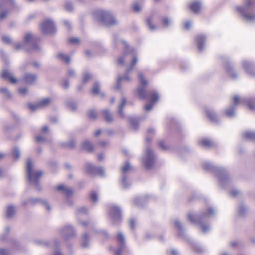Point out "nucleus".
<instances>
[{"instance_id":"f257e3e1","label":"nucleus","mask_w":255,"mask_h":255,"mask_svg":"<svg viewBox=\"0 0 255 255\" xmlns=\"http://www.w3.org/2000/svg\"><path fill=\"white\" fill-rule=\"evenodd\" d=\"M216 213L215 209L210 207L200 214L196 213H189L188 214V218L192 223L199 225L202 231L204 233H206L210 230V226L205 222V221L208 218L214 217L216 215Z\"/></svg>"},{"instance_id":"f03ea898","label":"nucleus","mask_w":255,"mask_h":255,"mask_svg":"<svg viewBox=\"0 0 255 255\" xmlns=\"http://www.w3.org/2000/svg\"><path fill=\"white\" fill-rule=\"evenodd\" d=\"M43 175V172L34 168L33 162L28 158L26 162V176L27 181L33 186L36 190L41 191L42 188L39 183V180Z\"/></svg>"},{"instance_id":"7ed1b4c3","label":"nucleus","mask_w":255,"mask_h":255,"mask_svg":"<svg viewBox=\"0 0 255 255\" xmlns=\"http://www.w3.org/2000/svg\"><path fill=\"white\" fill-rule=\"evenodd\" d=\"M132 52H133V49L127 48L126 50L125 51L124 53H123V55L118 59V63L121 65H124L125 58L126 57V56L129 53L130 54H131V57L132 58V60L130 64L127 69L125 75L123 77L121 76H118L117 77V83L115 87V88L117 90L120 89V82L122 81H125L126 82H128L129 81V77L128 76V74L132 70L133 66L135 65L136 63H137V58L135 56H134V54L133 53H132Z\"/></svg>"},{"instance_id":"20e7f679","label":"nucleus","mask_w":255,"mask_h":255,"mask_svg":"<svg viewBox=\"0 0 255 255\" xmlns=\"http://www.w3.org/2000/svg\"><path fill=\"white\" fill-rule=\"evenodd\" d=\"M93 14L96 20L106 27H111L119 24L115 15L108 10H96L94 11Z\"/></svg>"},{"instance_id":"39448f33","label":"nucleus","mask_w":255,"mask_h":255,"mask_svg":"<svg viewBox=\"0 0 255 255\" xmlns=\"http://www.w3.org/2000/svg\"><path fill=\"white\" fill-rule=\"evenodd\" d=\"M203 167L205 170L211 171L215 174L221 185L225 186L230 183L231 178L226 169L214 165L208 162L204 163Z\"/></svg>"},{"instance_id":"423d86ee","label":"nucleus","mask_w":255,"mask_h":255,"mask_svg":"<svg viewBox=\"0 0 255 255\" xmlns=\"http://www.w3.org/2000/svg\"><path fill=\"white\" fill-rule=\"evenodd\" d=\"M137 93L138 97L141 99H144L149 96L150 101L151 103L145 105L144 110L147 112L150 111L154 105L158 101L159 98V94L156 91L146 92L144 87H138L137 88Z\"/></svg>"},{"instance_id":"0eeeda50","label":"nucleus","mask_w":255,"mask_h":255,"mask_svg":"<svg viewBox=\"0 0 255 255\" xmlns=\"http://www.w3.org/2000/svg\"><path fill=\"white\" fill-rule=\"evenodd\" d=\"M239 102L247 104L249 108L251 110H253L255 108V103L252 99L250 98L240 99L239 96H236L234 98L233 105L225 110V114L228 117L233 118L235 116L236 107Z\"/></svg>"},{"instance_id":"6e6552de","label":"nucleus","mask_w":255,"mask_h":255,"mask_svg":"<svg viewBox=\"0 0 255 255\" xmlns=\"http://www.w3.org/2000/svg\"><path fill=\"white\" fill-rule=\"evenodd\" d=\"M236 9L241 14L246 22L252 23L255 21V14L253 12L252 4L250 0L243 6H237Z\"/></svg>"},{"instance_id":"1a4fd4ad","label":"nucleus","mask_w":255,"mask_h":255,"mask_svg":"<svg viewBox=\"0 0 255 255\" xmlns=\"http://www.w3.org/2000/svg\"><path fill=\"white\" fill-rule=\"evenodd\" d=\"M156 155L153 150L147 147L141 158V162L147 169H151L154 164Z\"/></svg>"},{"instance_id":"9d476101","label":"nucleus","mask_w":255,"mask_h":255,"mask_svg":"<svg viewBox=\"0 0 255 255\" xmlns=\"http://www.w3.org/2000/svg\"><path fill=\"white\" fill-rule=\"evenodd\" d=\"M14 6V0H0V21L6 18L8 10L13 8Z\"/></svg>"},{"instance_id":"9b49d317","label":"nucleus","mask_w":255,"mask_h":255,"mask_svg":"<svg viewBox=\"0 0 255 255\" xmlns=\"http://www.w3.org/2000/svg\"><path fill=\"white\" fill-rule=\"evenodd\" d=\"M60 235L68 239L76 236V232L74 228L71 225H66L59 229Z\"/></svg>"},{"instance_id":"f8f14e48","label":"nucleus","mask_w":255,"mask_h":255,"mask_svg":"<svg viewBox=\"0 0 255 255\" xmlns=\"http://www.w3.org/2000/svg\"><path fill=\"white\" fill-rule=\"evenodd\" d=\"M85 170L88 173L92 175H98L102 177L105 176V171L103 167H96L90 163L88 162L86 164Z\"/></svg>"},{"instance_id":"ddd939ff","label":"nucleus","mask_w":255,"mask_h":255,"mask_svg":"<svg viewBox=\"0 0 255 255\" xmlns=\"http://www.w3.org/2000/svg\"><path fill=\"white\" fill-rule=\"evenodd\" d=\"M42 31L47 34H51L55 32L56 28L53 21L51 19H46L42 22L40 25Z\"/></svg>"},{"instance_id":"4468645a","label":"nucleus","mask_w":255,"mask_h":255,"mask_svg":"<svg viewBox=\"0 0 255 255\" xmlns=\"http://www.w3.org/2000/svg\"><path fill=\"white\" fill-rule=\"evenodd\" d=\"M109 215L114 223L119 222L122 217L121 208L117 205L111 206L109 210Z\"/></svg>"},{"instance_id":"2eb2a0df","label":"nucleus","mask_w":255,"mask_h":255,"mask_svg":"<svg viewBox=\"0 0 255 255\" xmlns=\"http://www.w3.org/2000/svg\"><path fill=\"white\" fill-rule=\"evenodd\" d=\"M117 240L119 244V248L115 251V255H121L126 246V238L124 235L121 232L118 233Z\"/></svg>"},{"instance_id":"dca6fc26","label":"nucleus","mask_w":255,"mask_h":255,"mask_svg":"<svg viewBox=\"0 0 255 255\" xmlns=\"http://www.w3.org/2000/svg\"><path fill=\"white\" fill-rule=\"evenodd\" d=\"M202 6V5L200 1L198 0H192L189 2L188 7L191 12L198 14L201 12Z\"/></svg>"},{"instance_id":"f3484780","label":"nucleus","mask_w":255,"mask_h":255,"mask_svg":"<svg viewBox=\"0 0 255 255\" xmlns=\"http://www.w3.org/2000/svg\"><path fill=\"white\" fill-rule=\"evenodd\" d=\"M37 80V75L36 74L29 72L25 73L22 76V80L26 84L31 85L36 82Z\"/></svg>"},{"instance_id":"a211bd4d","label":"nucleus","mask_w":255,"mask_h":255,"mask_svg":"<svg viewBox=\"0 0 255 255\" xmlns=\"http://www.w3.org/2000/svg\"><path fill=\"white\" fill-rule=\"evenodd\" d=\"M223 58H224L225 62L226 70L230 77L233 79H236L238 77V75L236 72L234 71L231 63L229 61L228 58L226 57H223Z\"/></svg>"},{"instance_id":"6ab92c4d","label":"nucleus","mask_w":255,"mask_h":255,"mask_svg":"<svg viewBox=\"0 0 255 255\" xmlns=\"http://www.w3.org/2000/svg\"><path fill=\"white\" fill-rule=\"evenodd\" d=\"M243 66L246 72L252 76H255V65L248 60L243 61Z\"/></svg>"},{"instance_id":"aec40b11","label":"nucleus","mask_w":255,"mask_h":255,"mask_svg":"<svg viewBox=\"0 0 255 255\" xmlns=\"http://www.w3.org/2000/svg\"><path fill=\"white\" fill-rule=\"evenodd\" d=\"M205 112L207 117L211 122L215 124L219 122V119L216 112L214 110L210 108H206Z\"/></svg>"},{"instance_id":"412c9836","label":"nucleus","mask_w":255,"mask_h":255,"mask_svg":"<svg viewBox=\"0 0 255 255\" xmlns=\"http://www.w3.org/2000/svg\"><path fill=\"white\" fill-rule=\"evenodd\" d=\"M40 199L41 198L38 197H29L27 199L22 200L21 204L23 206H33L37 204H39Z\"/></svg>"},{"instance_id":"4be33fe9","label":"nucleus","mask_w":255,"mask_h":255,"mask_svg":"<svg viewBox=\"0 0 255 255\" xmlns=\"http://www.w3.org/2000/svg\"><path fill=\"white\" fill-rule=\"evenodd\" d=\"M1 78L9 80L10 82L12 84H15L17 82V79L14 77L12 74L7 70H3L2 71Z\"/></svg>"},{"instance_id":"5701e85b","label":"nucleus","mask_w":255,"mask_h":255,"mask_svg":"<svg viewBox=\"0 0 255 255\" xmlns=\"http://www.w3.org/2000/svg\"><path fill=\"white\" fill-rule=\"evenodd\" d=\"M196 41L199 50L202 51L204 49V44L206 42V37L203 34L198 35L196 37Z\"/></svg>"},{"instance_id":"b1692460","label":"nucleus","mask_w":255,"mask_h":255,"mask_svg":"<svg viewBox=\"0 0 255 255\" xmlns=\"http://www.w3.org/2000/svg\"><path fill=\"white\" fill-rule=\"evenodd\" d=\"M120 185L122 188L126 189L131 185V182L128 179L127 174H122L120 180Z\"/></svg>"},{"instance_id":"393cba45","label":"nucleus","mask_w":255,"mask_h":255,"mask_svg":"<svg viewBox=\"0 0 255 255\" xmlns=\"http://www.w3.org/2000/svg\"><path fill=\"white\" fill-rule=\"evenodd\" d=\"M36 39V38L35 36L30 32H26L23 36V43L26 46H29L30 43L34 42Z\"/></svg>"},{"instance_id":"a878e982","label":"nucleus","mask_w":255,"mask_h":255,"mask_svg":"<svg viewBox=\"0 0 255 255\" xmlns=\"http://www.w3.org/2000/svg\"><path fill=\"white\" fill-rule=\"evenodd\" d=\"M126 99L124 97H122L119 103V105L118 109V114L119 116L122 118H125V113L123 111V109L126 104Z\"/></svg>"},{"instance_id":"bb28decb","label":"nucleus","mask_w":255,"mask_h":255,"mask_svg":"<svg viewBox=\"0 0 255 255\" xmlns=\"http://www.w3.org/2000/svg\"><path fill=\"white\" fill-rule=\"evenodd\" d=\"M199 144L200 146L207 148H210L215 146L214 142L207 138H203L201 139L199 141Z\"/></svg>"},{"instance_id":"cd10ccee","label":"nucleus","mask_w":255,"mask_h":255,"mask_svg":"<svg viewBox=\"0 0 255 255\" xmlns=\"http://www.w3.org/2000/svg\"><path fill=\"white\" fill-rule=\"evenodd\" d=\"M102 113L106 123H111L114 121V118L108 109L103 110Z\"/></svg>"},{"instance_id":"c85d7f7f","label":"nucleus","mask_w":255,"mask_h":255,"mask_svg":"<svg viewBox=\"0 0 255 255\" xmlns=\"http://www.w3.org/2000/svg\"><path fill=\"white\" fill-rule=\"evenodd\" d=\"M16 211L15 206L12 205H9L7 206L6 211V217L8 219H11L14 217Z\"/></svg>"},{"instance_id":"c756f323","label":"nucleus","mask_w":255,"mask_h":255,"mask_svg":"<svg viewBox=\"0 0 255 255\" xmlns=\"http://www.w3.org/2000/svg\"><path fill=\"white\" fill-rule=\"evenodd\" d=\"M88 214V211L85 207H79L76 212L77 219L82 218L84 216H86Z\"/></svg>"},{"instance_id":"7c9ffc66","label":"nucleus","mask_w":255,"mask_h":255,"mask_svg":"<svg viewBox=\"0 0 255 255\" xmlns=\"http://www.w3.org/2000/svg\"><path fill=\"white\" fill-rule=\"evenodd\" d=\"M41 50V47L36 43L32 42L29 46L25 47V50L28 52H39Z\"/></svg>"},{"instance_id":"2f4dec72","label":"nucleus","mask_w":255,"mask_h":255,"mask_svg":"<svg viewBox=\"0 0 255 255\" xmlns=\"http://www.w3.org/2000/svg\"><path fill=\"white\" fill-rule=\"evenodd\" d=\"M174 225L175 227L178 229L179 236L184 237L185 236V232L184 227L181 222L179 220H175L174 222Z\"/></svg>"},{"instance_id":"473e14b6","label":"nucleus","mask_w":255,"mask_h":255,"mask_svg":"<svg viewBox=\"0 0 255 255\" xmlns=\"http://www.w3.org/2000/svg\"><path fill=\"white\" fill-rule=\"evenodd\" d=\"M248 211V208L243 202L240 203L238 206L237 212L241 216H244Z\"/></svg>"},{"instance_id":"72a5a7b5","label":"nucleus","mask_w":255,"mask_h":255,"mask_svg":"<svg viewBox=\"0 0 255 255\" xmlns=\"http://www.w3.org/2000/svg\"><path fill=\"white\" fill-rule=\"evenodd\" d=\"M51 102L50 98L42 99L38 102L39 109L45 108L48 106Z\"/></svg>"},{"instance_id":"f704fd0d","label":"nucleus","mask_w":255,"mask_h":255,"mask_svg":"<svg viewBox=\"0 0 255 255\" xmlns=\"http://www.w3.org/2000/svg\"><path fill=\"white\" fill-rule=\"evenodd\" d=\"M82 147L84 150L89 152H92L93 151V146L92 144L87 140H85L83 142L82 144Z\"/></svg>"},{"instance_id":"c9c22d12","label":"nucleus","mask_w":255,"mask_h":255,"mask_svg":"<svg viewBox=\"0 0 255 255\" xmlns=\"http://www.w3.org/2000/svg\"><path fill=\"white\" fill-rule=\"evenodd\" d=\"M89 246V236L87 233H84L82 238V247L83 248H88Z\"/></svg>"},{"instance_id":"e433bc0d","label":"nucleus","mask_w":255,"mask_h":255,"mask_svg":"<svg viewBox=\"0 0 255 255\" xmlns=\"http://www.w3.org/2000/svg\"><path fill=\"white\" fill-rule=\"evenodd\" d=\"M60 245V241L57 239H54L52 242V245L55 249V251L53 255H63L62 253L58 250V248Z\"/></svg>"},{"instance_id":"4c0bfd02","label":"nucleus","mask_w":255,"mask_h":255,"mask_svg":"<svg viewBox=\"0 0 255 255\" xmlns=\"http://www.w3.org/2000/svg\"><path fill=\"white\" fill-rule=\"evenodd\" d=\"M128 121L130 125L133 130H137L138 128V123L137 119L134 117H129Z\"/></svg>"},{"instance_id":"58836bf2","label":"nucleus","mask_w":255,"mask_h":255,"mask_svg":"<svg viewBox=\"0 0 255 255\" xmlns=\"http://www.w3.org/2000/svg\"><path fill=\"white\" fill-rule=\"evenodd\" d=\"M60 145L65 148L73 149L75 147V141L73 139H71L69 141L62 142Z\"/></svg>"},{"instance_id":"ea45409f","label":"nucleus","mask_w":255,"mask_h":255,"mask_svg":"<svg viewBox=\"0 0 255 255\" xmlns=\"http://www.w3.org/2000/svg\"><path fill=\"white\" fill-rule=\"evenodd\" d=\"M39 204H41L44 207L47 212H50L52 207L47 200L41 198Z\"/></svg>"},{"instance_id":"a19ab883","label":"nucleus","mask_w":255,"mask_h":255,"mask_svg":"<svg viewBox=\"0 0 255 255\" xmlns=\"http://www.w3.org/2000/svg\"><path fill=\"white\" fill-rule=\"evenodd\" d=\"M244 136L245 138L248 140L255 141V131H246L244 134Z\"/></svg>"},{"instance_id":"79ce46f5","label":"nucleus","mask_w":255,"mask_h":255,"mask_svg":"<svg viewBox=\"0 0 255 255\" xmlns=\"http://www.w3.org/2000/svg\"><path fill=\"white\" fill-rule=\"evenodd\" d=\"M12 156L14 159H18L20 157V151L19 148L17 146H14L11 151Z\"/></svg>"},{"instance_id":"37998d69","label":"nucleus","mask_w":255,"mask_h":255,"mask_svg":"<svg viewBox=\"0 0 255 255\" xmlns=\"http://www.w3.org/2000/svg\"><path fill=\"white\" fill-rule=\"evenodd\" d=\"M145 200V197H137L135 198L133 202L135 205L141 207L142 206V204L144 203Z\"/></svg>"},{"instance_id":"c03bdc74","label":"nucleus","mask_w":255,"mask_h":255,"mask_svg":"<svg viewBox=\"0 0 255 255\" xmlns=\"http://www.w3.org/2000/svg\"><path fill=\"white\" fill-rule=\"evenodd\" d=\"M34 242L35 244L41 246L43 247H49L51 245L49 241L43 240H37L35 241Z\"/></svg>"},{"instance_id":"a18cd8bd","label":"nucleus","mask_w":255,"mask_h":255,"mask_svg":"<svg viewBox=\"0 0 255 255\" xmlns=\"http://www.w3.org/2000/svg\"><path fill=\"white\" fill-rule=\"evenodd\" d=\"M58 57L61 60L64 61L65 63L67 64L69 63L70 62V57L68 55L64 54L63 53L61 52H59L58 53Z\"/></svg>"},{"instance_id":"49530a36","label":"nucleus","mask_w":255,"mask_h":255,"mask_svg":"<svg viewBox=\"0 0 255 255\" xmlns=\"http://www.w3.org/2000/svg\"><path fill=\"white\" fill-rule=\"evenodd\" d=\"M100 84L99 82H95L92 89V92L95 95H98L100 91Z\"/></svg>"},{"instance_id":"de8ad7c7","label":"nucleus","mask_w":255,"mask_h":255,"mask_svg":"<svg viewBox=\"0 0 255 255\" xmlns=\"http://www.w3.org/2000/svg\"><path fill=\"white\" fill-rule=\"evenodd\" d=\"M146 24L149 29L151 31H154L157 29V27L153 24V21L151 17H149L146 20Z\"/></svg>"},{"instance_id":"09e8293b","label":"nucleus","mask_w":255,"mask_h":255,"mask_svg":"<svg viewBox=\"0 0 255 255\" xmlns=\"http://www.w3.org/2000/svg\"><path fill=\"white\" fill-rule=\"evenodd\" d=\"M193 248L195 252L199 254H202L206 252V250L198 244H195L193 246Z\"/></svg>"},{"instance_id":"8fccbe9b","label":"nucleus","mask_w":255,"mask_h":255,"mask_svg":"<svg viewBox=\"0 0 255 255\" xmlns=\"http://www.w3.org/2000/svg\"><path fill=\"white\" fill-rule=\"evenodd\" d=\"M0 94H3L7 98L11 97V93L9 90L6 87L0 88Z\"/></svg>"},{"instance_id":"3c124183","label":"nucleus","mask_w":255,"mask_h":255,"mask_svg":"<svg viewBox=\"0 0 255 255\" xmlns=\"http://www.w3.org/2000/svg\"><path fill=\"white\" fill-rule=\"evenodd\" d=\"M138 77L141 85L145 86L148 84V81L145 79L144 75L141 72H138Z\"/></svg>"},{"instance_id":"603ef678","label":"nucleus","mask_w":255,"mask_h":255,"mask_svg":"<svg viewBox=\"0 0 255 255\" xmlns=\"http://www.w3.org/2000/svg\"><path fill=\"white\" fill-rule=\"evenodd\" d=\"M65 9L68 11H72L74 9L72 2L69 0H66L64 3Z\"/></svg>"},{"instance_id":"864d4df0","label":"nucleus","mask_w":255,"mask_h":255,"mask_svg":"<svg viewBox=\"0 0 255 255\" xmlns=\"http://www.w3.org/2000/svg\"><path fill=\"white\" fill-rule=\"evenodd\" d=\"M131 166L128 161H126L122 167V174H127V172L130 169Z\"/></svg>"},{"instance_id":"5fc2aeb1","label":"nucleus","mask_w":255,"mask_h":255,"mask_svg":"<svg viewBox=\"0 0 255 255\" xmlns=\"http://www.w3.org/2000/svg\"><path fill=\"white\" fill-rule=\"evenodd\" d=\"M91 78L92 75L88 72L86 71L83 73L82 82L86 84Z\"/></svg>"},{"instance_id":"6e6d98bb","label":"nucleus","mask_w":255,"mask_h":255,"mask_svg":"<svg viewBox=\"0 0 255 255\" xmlns=\"http://www.w3.org/2000/svg\"><path fill=\"white\" fill-rule=\"evenodd\" d=\"M171 19L168 17H164L162 19V24L165 27H168L171 24Z\"/></svg>"},{"instance_id":"4d7b16f0","label":"nucleus","mask_w":255,"mask_h":255,"mask_svg":"<svg viewBox=\"0 0 255 255\" xmlns=\"http://www.w3.org/2000/svg\"><path fill=\"white\" fill-rule=\"evenodd\" d=\"M90 198L91 200L94 203H96L98 201V194L95 191H91L90 194Z\"/></svg>"},{"instance_id":"13d9d810","label":"nucleus","mask_w":255,"mask_h":255,"mask_svg":"<svg viewBox=\"0 0 255 255\" xmlns=\"http://www.w3.org/2000/svg\"><path fill=\"white\" fill-rule=\"evenodd\" d=\"M1 40L2 42L9 44L12 42V39L8 35H3L1 37Z\"/></svg>"},{"instance_id":"bf43d9fd","label":"nucleus","mask_w":255,"mask_h":255,"mask_svg":"<svg viewBox=\"0 0 255 255\" xmlns=\"http://www.w3.org/2000/svg\"><path fill=\"white\" fill-rule=\"evenodd\" d=\"M14 128V126L12 125L7 124L5 125L3 127V130L5 133H10L12 131Z\"/></svg>"},{"instance_id":"052dcab7","label":"nucleus","mask_w":255,"mask_h":255,"mask_svg":"<svg viewBox=\"0 0 255 255\" xmlns=\"http://www.w3.org/2000/svg\"><path fill=\"white\" fill-rule=\"evenodd\" d=\"M62 22L63 25L68 29L70 30L72 28V23L69 20L64 19L62 20Z\"/></svg>"},{"instance_id":"680f3d73","label":"nucleus","mask_w":255,"mask_h":255,"mask_svg":"<svg viewBox=\"0 0 255 255\" xmlns=\"http://www.w3.org/2000/svg\"><path fill=\"white\" fill-rule=\"evenodd\" d=\"M27 107L32 112H34L35 111L39 109L38 103L36 104L29 103L27 104Z\"/></svg>"},{"instance_id":"e2e57ef3","label":"nucleus","mask_w":255,"mask_h":255,"mask_svg":"<svg viewBox=\"0 0 255 255\" xmlns=\"http://www.w3.org/2000/svg\"><path fill=\"white\" fill-rule=\"evenodd\" d=\"M67 107L72 111H75L77 109V105L74 101H69L67 103Z\"/></svg>"},{"instance_id":"0e129e2a","label":"nucleus","mask_w":255,"mask_h":255,"mask_svg":"<svg viewBox=\"0 0 255 255\" xmlns=\"http://www.w3.org/2000/svg\"><path fill=\"white\" fill-rule=\"evenodd\" d=\"M88 117L92 120H96L97 119V116L96 113L93 110H89L88 112Z\"/></svg>"},{"instance_id":"69168bd1","label":"nucleus","mask_w":255,"mask_h":255,"mask_svg":"<svg viewBox=\"0 0 255 255\" xmlns=\"http://www.w3.org/2000/svg\"><path fill=\"white\" fill-rule=\"evenodd\" d=\"M132 10L136 12H139L141 10V6L137 2H135L132 4Z\"/></svg>"},{"instance_id":"338daca9","label":"nucleus","mask_w":255,"mask_h":255,"mask_svg":"<svg viewBox=\"0 0 255 255\" xmlns=\"http://www.w3.org/2000/svg\"><path fill=\"white\" fill-rule=\"evenodd\" d=\"M27 46H25V44L24 43H16L14 45V47L15 50H19L21 49H24L25 50V47Z\"/></svg>"},{"instance_id":"774afa93","label":"nucleus","mask_w":255,"mask_h":255,"mask_svg":"<svg viewBox=\"0 0 255 255\" xmlns=\"http://www.w3.org/2000/svg\"><path fill=\"white\" fill-rule=\"evenodd\" d=\"M35 140L38 143L45 142L46 138L44 136L39 135L35 137Z\"/></svg>"}]
</instances>
